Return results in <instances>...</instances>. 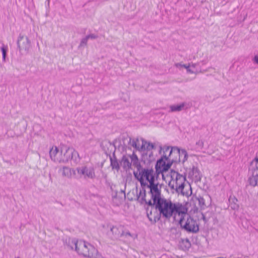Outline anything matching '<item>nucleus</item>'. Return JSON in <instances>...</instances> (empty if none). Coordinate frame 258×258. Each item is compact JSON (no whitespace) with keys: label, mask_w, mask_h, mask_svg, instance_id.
<instances>
[{"label":"nucleus","mask_w":258,"mask_h":258,"mask_svg":"<svg viewBox=\"0 0 258 258\" xmlns=\"http://www.w3.org/2000/svg\"><path fill=\"white\" fill-rule=\"evenodd\" d=\"M196 145L200 147L201 149H202L204 146V142L202 140H199L198 142H197Z\"/></svg>","instance_id":"c9c22d12"},{"label":"nucleus","mask_w":258,"mask_h":258,"mask_svg":"<svg viewBox=\"0 0 258 258\" xmlns=\"http://www.w3.org/2000/svg\"><path fill=\"white\" fill-rule=\"evenodd\" d=\"M253 60L255 63L258 64V56L256 55L253 58Z\"/></svg>","instance_id":"e433bc0d"},{"label":"nucleus","mask_w":258,"mask_h":258,"mask_svg":"<svg viewBox=\"0 0 258 258\" xmlns=\"http://www.w3.org/2000/svg\"><path fill=\"white\" fill-rule=\"evenodd\" d=\"M171 146H164L163 147H162L161 146H160V150L159 153H160L161 151L163 150V155H166V152H167L170 149H171Z\"/></svg>","instance_id":"7c9ffc66"},{"label":"nucleus","mask_w":258,"mask_h":258,"mask_svg":"<svg viewBox=\"0 0 258 258\" xmlns=\"http://www.w3.org/2000/svg\"><path fill=\"white\" fill-rule=\"evenodd\" d=\"M152 155V153H151L149 155V157H150V156H151V155Z\"/></svg>","instance_id":"a18cd8bd"},{"label":"nucleus","mask_w":258,"mask_h":258,"mask_svg":"<svg viewBox=\"0 0 258 258\" xmlns=\"http://www.w3.org/2000/svg\"><path fill=\"white\" fill-rule=\"evenodd\" d=\"M58 152V149L56 147H55L54 150L53 149V148H52L50 150L49 155H50V158L52 160H53L54 161H58V162L59 159L55 158L56 155L57 154Z\"/></svg>","instance_id":"393cba45"},{"label":"nucleus","mask_w":258,"mask_h":258,"mask_svg":"<svg viewBox=\"0 0 258 258\" xmlns=\"http://www.w3.org/2000/svg\"><path fill=\"white\" fill-rule=\"evenodd\" d=\"M78 155L77 152L72 148L64 146L61 149L60 157L59 159L58 162L66 163L73 158L74 156Z\"/></svg>","instance_id":"1a4fd4ad"},{"label":"nucleus","mask_w":258,"mask_h":258,"mask_svg":"<svg viewBox=\"0 0 258 258\" xmlns=\"http://www.w3.org/2000/svg\"><path fill=\"white\" fill-rule=\"evenodd\" d=\"M159 211L155 212L154 215V223L159 221L161 217L166 220H169L173 217V203L169 200H167L164 198H161L160 202L157 205V209Z\"/></svg>","instance_id":"f03ea898"},{"label":"nucleus","mask_w":258,"mask_h":258,"mask_svg":"<svg viewBox=\"0 0 258 258\" xmlns=\"http://www.w3.org/2000/svg\"><path fill=\"white\" fill-rule=\"evenodd\" d=\"M95 177L94 169L92 167L88 168L86 166L85 173L84 176L85 179L87 178L93 179Z\"/></svg>","instance_id":"412c9836"},{"label":"nucleus","mask_w":258,"mask_h":258,"mask_svg":"<svg viewBox=\"0 0 258 258\" xmlns=\"http://www.w3.org/2000/svg\"><path fill=\"white\" fill-rule=\"evenodd\" d=\"M171 180L169 182L168 185L171 189L174 190L176 193L184 195L183 191L185 186L186 181V175H182L178 172L172 169L170 172Z\"/></svg>","instance_id":"39448f33"},{"label":"nucleus","mask_w":258,"mask_h":258,"mask_svg":"<svg viewBox=\"0 0 258 258\" xmlns=\"http://www.w3.org/2000/svg\"><path fill=\"white\" fill-rule=\"evenodd\" d=\"M185 106V103H182L179 104L172 105L170 106V112L180 111L183 109Z\"/></svg>","instance_id":"b1692460"},{"label":"nucleus","mask_w":258,"mask_h":258,"mask_svg":"<svg viewBox=\"0 0 258 258\" xmlns=\"http://www.w3.org/2000/svg\"><path fill=\"white\" fill-rule=\"evenodd\" d=\"M178 224L180 228L187 233H197L199 231V225L197 221L189 215L180 218Z\"/></svg>","instance_id":"423d86ee"},{"label":"nucleus","mask_w":258,"mask_h":258,"mask_svg":"<svg viewBox=\"0 0 258 258\" xmlns=\"http://www.w3.org/2000/svg\"><path fill=\"white\" fill-rule=\"evenodd\" d=\"M20 53H28L31 47V41L28 37L20 34L17 41Z\"/></svg>","instance_id":"6e6552de"},{"label":"nucleus","mask_w":258,"mask_h":258,"mask_svg":"<svg viewBox=\"0 0 258 258\" xmlns=\"http://www.w3.org/2000/svg\"><path fill=\"white\" fill-rule=\"evenodd\" d=\"M120 192L123 193L124 195H125L124 190L121 189Z\"/></svg>","instance_id":"37998d69"},{"label":"nucleus","mask_w":258,"mask_h":258,"mask_svg":"<svg viewBox=\"0 0 258 258\" xmlns=\"http://www.w3.org/2000/svg\"><path fill=\"white\" fill-rule=\"evenodd\" d=\"M169 160V157L167 155H163L161 158L157 160L155 164V170L160 172H165V161Z\"/></svg>","instance_id":"ddd939ff"},{"label":"nucleus","mask_w":258,"mask_h":258,"mask_svg":"<svg viewBox=\"0 0 258 258\" xmlns=\"http://www.w3.org/2000/svg\"><path fill=\"white\" fill-rule=\"evenodd\" d=\"M175 66L177 67V68H178L179 67H182V68H185L186 69V71L188 73H194V71L192 70H191L190 69V66L189 65H186V64H181V63H177L175 64Z\"/></svg>","instance_id":"bb28decb"},{"label":"nucleus","mask_w":258,"mask_h":258,"mask_svg":"<svg viewBox=\"0 0 258 258\" xmlns=\"http://www.w3.org/2000/svg\"><path fill=\"white\" fill-rule=\"evenodd\" d=\"M162 176H163V178H164V176L163 174H162Z\"/></svg>","instance_id":"09e8293b"},{"label":"nucleus","mask_w":258,"mask_h":258,"mask_svg":"<svg viewBox=\"0 0 258 258\" xmlns=\"http://www.w3.org/2000/svg\"><path fill=\"white\" fill-rule=\"evenodd\" d=\"M257 156H258V154H257Z\"/></svg>","instance_id":"8fccbe9b"},{"label":"nucleus","mask_w":258,"mask_h":258,"mask_svg":"<svg viewBox=\"0 0 258 258\" xmlns=\"http://www.w3.org/2000/svg\"><path fill=\"white\" fill-rule=\"evenodd\" d=\"M205 217L204 216H203V219L205 220Z\"/></svg>","instance_id":"49530a36"},{"label":"nucleus","mask_w":258,"mask_h":258,"mask_svg":"<svg viewBox=\"0 0 258 258\" xmlns=\"http://www.w3.org/2000/svg\"><path fill=\"white\" fill-rule=\"evenodd\" d=\"M167 161V163L165 162V172L167 171L170 168L173 164H175L174 162H172V161L170 160V159Z\"/></svg>","instance_id":"72a5a7b5"},{"label":"nucleus","mask_w":258,"mask_h":258,"mask_svg":"<svg viewBox=\"0 0 258 258\" xmlns=\"http://www.w3.org/2000/svg\"><path fill=\"white\" fill-rule=\"evenodd\" d=\"M88 39H95L98 38V36L94 34H90L87 35Z\"/></svg>","instance_id":"f704fd0d"},{"label":"nucleus","mask_w":258,"mask_h":258,"mask_svg":"<svg viewBox=\"0 0 258 258\" xmlns=\"http://www.w3.org/2000/svg\"><path fill=\"white\" fill-rule=\"evenodd\" d=\"M120 164L122 165L123 168L126 171L130 170L132 168V162H130L128 158L123 155L120 161Z\"/></svg>","instance_id":"6ab92c4d"},{"label":"nucleus","mask_w":258,"mask_h":258,"mask_svg":"<svg viewBox=\"0 0 258 258\" xmlns=\"http://www.w3.org/2000/svg\"><path fill=\"white\" fill-rule=\"evenodd\" d=\"M180 246L182 250L184 251L188 250L191 246V243L188 238L182 239Z\"/></svg>","instance_id":"5701e85b"},{"label":"nucleus","mask_w":258,"mask_h":258,"mask_svg":"<svg viewBox=\"0 0 258 258\" xmlns=\"http://www.w3.org/2000/svg\"><path fill=\"white\" fill-rule=\"evenodd\" d=\"M131 141L132 138L127 135H122L119 141L118 147H121L123 151H126L127 149L131 150Z\"/></svg>","instance_id":"f8f14e48"},{"label":"nucleus","mask_w":258,"mask_h":258,"mask_svg":"<svg viewBox=\"0 0 258 258\" xmlns=\"http://www.w3.org/2000/svg\"><path fill=\"white\" fill-rule=\"evenodd\" d=\"M229 207L234 210H238L239 205L237 203L238 200L235 197L230 196L229 198Z\"/></svg>","instance_id":"4be33fe9"},{"label":"nucleus","mask_w":258,"mask_h":258,"mask_svg":"<svg viewBox=\"0 0 258 258\" xmlns=\"http://www.w3.org/2000/svg\"><path fill=\"white\" fill-rule=\"evenodd\" d=\"M254 170H258V165L256 164Z\"/></svg>","instance_id":"79ce46f5"},{"label":"nucleus","mask_w":258,"mask_h":258,"mask_svg":"<svg viewBox=\"0 0 258 258\" xmlns=\"http://www.w3.org/2000/svg\"><path fill=\"white\" fill-rule=\"evenodd\" d=\"M255 171L254 168L252 169V176L248 178L249 184L252 186L258 185V173L255 174Z\"/></svg>","instance_id":"aec40b11"},{"label":"nucleus","mask_w":258,"mask_h":258,"mask_svg":"<svg viewBox=\"0 0 258 258\" xmlns=\"http://www.w3.org/2000/svg\"><path fill=\"white\" fill-rule=\"evenodd\" d=\"M195 66H196V64H192V67L195 68Z\"/></svg>","instance_id":"c03bdc74"},{"label":"nucleus","mask_w":258,"mask_h":258,"mask_svg":"<svg viewBox=\"0 0 258 258\" xmlns=\"http://www.w3.org/2000/svg\"><path fill=\"white\" fill-rule=\"evenodd\" d=\"M148 194L151 195V200L147 201L146 199V189H145L144 192L142 190V189H140V191L138 192V187H136V200L141 205L146 204L148 206L151 207L152 209L155 207V209L157 210V205L161 198V192L150 189Z\"/></svg>","instance_id":"20e7f679"},{"label":"nucleus","mask_w":258,"mask_h":258,"mask_svg":"<svg viewBox=\"0 0 258 258\" xmlns=\"http://www.w3.org/2000/svg\"><path fill=\"white\" fill-rule=\"evenodd\" d=\"M139 141V140L138 139H136V140H132V141H131V144H130V146L131 147V148L133 147H134L136 151H143V150H141V149H140V147L141 146H140L139 145H138L137 144V142Z\"/></svg>","instance_id":"a878e982"},{"label":"nucleus","mask_w":258,"mask_h":258,"mask_svg":"<svg viewBox=\"0 0 258 258\" xmlns=\"http://www.w3.org/2000/svg\"><path fill=\"white\" fill-rule=\"evenodd\" d=\"M128 156L131 158V162L133 163V166L137 168V171L143 167L139 162V158L136 154L135 150L133 151L132 155H128Z\"/></svg>","instance_id":"dca6fc26"},{"label":"nucleus","mask_w":258,"mask_h":258,"mask_svg":"<svg viewBox=\"0 0 258 258\" xmlns=\"http://www.w3.org/2000/svg\"><path fill=\"white\" fill-rule=\"evenodd\" d=\"M160 174H163V172H160L158 170H155L154 171L153 170L152 176H153V180L151 185V189L159 191L161 192V187L162 184H159V183L157 181L158 178H159V175Z\"/></svg>","instance_id":"9b49d317"},{"label":"nucleus","mask_w":258,"mask_h":258,"mask_svg":"<svg viewBox=\"0 0 258 258\" xmlns=\"http://www.w3.org/2000/svg\"><path fill=\"white\" fill-rule=\"evenodd\" d=\"M116 142V140H114V141H113V143H112V144H113V145L114 146V147L115 149L116 148V146H115V142Z\"/></svg>","instance_id":"a19ab883"},{"label":"nucleus","mask_w":258,"mask_h":258,"mask_svg":"<svg viewBox=\"0 0 258 258\" xmlns=\"http://www.w3.org/2000/svg\"><path fill=\"white\" fill-rule=\"evenodd\" d=\"M115 151V150L113 153L112 156H110V166L113 169H115L118 171L120 169V166L116 157Z\"/></svg>","instance_id":"a211bd4d"},{"label":"nucleus","mask_w":258,"mask_h":258,"mask_svg":"<svg viewBox=\"0 0 258 258\" xmlns=\"http://www.w3.org/2000/svg\"><path fill=\"white\" fill-rule=\"evenodd\" d=\"M194 175L195 176V182H200L201 181L202 174L199 168L195 166H192L188 173L189 177Z\"/></svg>","instance_id":"2eb2a0df"},{"label":"nucleus","mask_w":258,"mask_h":258,"mask_svg":"<svg viewBox=\"0 0 258 258\" xmlns=\"http://www.w3.org/2000/svg\"><path fill=\"white\" fill-rule=\"evenodd\" d=\"M123 236H131L132 235H131V233L129 231H127L126 232H124Z\"/></svg>","instance_id":"4c0bfd02"},{"label":"nucleus","mask_w":258,"mask_h":258,"mask_svg":"<svg viewBox=\"0 0 258 258\" xmlns=\"http://www.w3.org/2000/svg\"><path fill=\"white\" fill-rule=\"evenodd\" d=\"M123 226L119 225L118 226H112L110 227V232H111L114 239H118L124 235Z\"/></svg>","instance_id":"4468645a"},{"label":"nucleus","mask_w":258,"mask_h":258,"mask_svg":"<svg viewBox=\"0 0 258 258\" xmlns=\"http://www.w3.org/2000/svg\"><path fill=\"white\" fill-rule=\"evenodd\" d=\"M153 171L152 167L147 168L142 167L138 171L133 172L134 177L140 183V189L144 192L146 188L151 189V182H152L153 180Z\"/></svg>","instance_id":"7ed1b4c3"},{"label":"nucleus","mask_w":258,"mask_h":258,"mask_svg":"<svg viewBox=\"0 0 258 258\" xmlns=\"http://www.w3.org/2000/svg\"><path fill=\"white\" fill-rule=\"evenodd\" d=\"M88 39H89L88 38L87 36H86L84 38H82L80 42L79 47L86 46L87 44V42H88Z\"/></svg>","instance_id":"2f4dec72"},{"label":"nucleus","mask_w":258,"mask_h":258,"mask_svg":"<svg viewBox=\"0 0 258 258\" xmlns=\"http://www.w3.org/2000/svg\"><path fill=\"white\" fill-rule=\"evenodd\" d=\"M86 166H83L81 167H79L76 168V171H77L79 175H80L81 177L84 176L85 173Z\"/></svg>","instance_id":"c85d7f7f"},{"label":"nucleus","mask_w":258,"mask_h":258,"mask_svg":"<svg viewBox=\"0 0 258 258\" xmlns=\"http://www.w3.org/2000/svg\"><path fill=\"white\" fill-rule=\"evenodd\" d=\"M1 50L2 52L3 60L5 61L6 56H7V51H8V46H5V45L3 44L1 47Z\"/></svg>","instance_id":"c756f323"},{"label":"nucleus","mask_w":258,"mask_h":258,"mask_svg":"<svg viewBox=\"0 0 258 258\" xmlns=\"http://www.w3.org/2000/svg\"><path fill=\"white\" fill-rule=\"evenodd\" d=\"M142 162L143 161L144 163L145 162V160H144V161H143V160H142Z\"/></svg>","instance_id":"de8ad7c7"},{"label":"nucleus","mask_w":258,"mask_h":258,"mask_svg":"<svg viewBox=\"0 0 258 258\" xmlns=\"http://www.w3.org/2000/svg\"><path fill=\"white\" fill-rule=\"evenodd\" d=\"M176 214L186 218L189 215L187 213V209L185 208L182 204L179 203H173V218L175 220Z\"/></svg>","instance_id":"9d476101"},{"label":"nucleus","mask_w":258,"mask_h":258,"mask_svg":"<svg viewBox=\"0 0 258 258\" xmlns=\"http://www.w3.org/2000/svg\"><path fill=\"white\" fill-rule=\"evenodd\" d=\"M146 213H147V216L148 218L149 221L152 223H154L153 218L154 216H152V209H150L149 207H147L146 209Z\"/></svg>","instance_id":"cd10ccee"},{"label":"nucleus","mask_w":258,"mask_h":258,"mask_svg":"<svg viewBox=\"0 0 258 258\" xmlns=\"http://www.w3.org/2000/svg\"><path fill=\"white\" fill-rule=\"evenodd\" d=\"M70 169L68 167H64L63 168V174H65V172H66V170H67V171H69Z\"/></svg>","instance_id":"ea45409f"},{"label":"nucleus","mask_w":258,"mask_h":258,"mask_svg":"<svg viewBox=\"0 0 258 258\" xmlns=\"http://www.w3.org/2000/svg\"><path fill=\"white\" fill-rule=\"evenodd\" d=\"M182 156H184L182 160V162L183 163L187 160L188 157L186 151L184 149H180L177 146H174L171 147L169 155H167V157H169V160L174 162L175 164H177L180 162V158Z\"/></svg>","instance_id":"0eeeda50"},{"label":"nucleus","mask_w":258,"mask_h":258,"mask_svg":"<svg viewBox=\"0 0 258 258\" xmlns=\"http://www.w3.org/2000/svg\"><path fill=\"white\" fill-rule=\"evenodd\" d=\"M197 200L199 201V205L201 207H204L206 206L205 203V199L203 198V197L201 196H199V197L197 198Z\"/></svg>","instance_id":"473e14b6"},{"label":"nucleus","mask_w":258,"mask_h":258,"mask_svg":"<svg viewBox=\"0 0 258 258\" xmlns=\"http://www.w3.org/2000/svg\"><path fill=\"white\" fill-rule=\"evenodd\" d=\"M62 240L65 245L71 250L75 249L80 255L88 258H104L93 245L85 241L68 237Z\"/></svg>","instance_id":"f257e3e1"},{"label":"nucleus","mask_w":258,"mask_h":258,"mask_svg":"<svg viewBox=\"0 0 258 258\" xmlns=\"http://www.w3.org/2000/svg\"><path fill=\"white\" fill-rule=\"evenodd\" d=\"M253 161H255L256 163V164L258 165V156L256 155V157L253 159Z\"/></svg>","instance_id":"58836bf2"},{"label":"nucleus","mask_w":258,"mask_h":258,"mask_svg":"<svg viewBox=\"0 0 258 258\" xmlns=\"http://www.w3.org/2000/svg\"><path fill=\"white\" fill-rule=\"evenodd\" d=\"M142 144L141 146L140 149L143 150V151L145 150L150 151L156 148L154 144L150 142H148L143 139H142Z\"/></svg>","instance_id":"f3484780"}]
</instances>
